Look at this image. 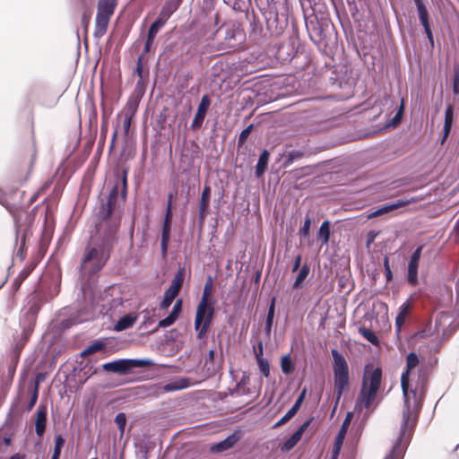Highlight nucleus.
<instances>
[{"instance_id":"nucleus-23","label":"nucleus","mask_w":459,"mask_h":459,"mask_svg":"<svg viewBox=\"0 0 459 459\" xmlns=\"http://www.w3.org/2000/svg\"><path fill=\"white\" fill-rule=\"evenodd\" d=\"M269 157H270V152L266 149H264L259 155L257 163L255 168V178H259L264 174V172L268 167Z\"/></svg>"},{"instance_id":"nucleus-59","label":"nucleus","mask_w":459,"mask_h":459,"mask_svg":"<svg viewBox=\"0 0 459 459\" xmlns=\"http://www.w3.org/2000/svg\"><path fill=\"white\" fill-rule=\"evenodd\" d=\"M135 74L140 78L143 79V63H142V56L138 57L136 67L134 70Z\"/></svg>"},{"instance_id":"nucleus-56","label":"nucleus","mask_w":459,"mask_h":459,"mask_svg":"<svg viewBox=\"0 0 459 459\" xmlns=\"http://www.w3.org/2000/svg\"><path fill=\"white\" fill-rule=\"evenodd\" d=\"M65 444V438L63 437L62 434H57L55 436L54 449L62 451Z\"/></svg>"},{"instance_id":"nucleus-46","label":"nucleus","mask_w":459,"mask_h":459,"mask_svg":"<svg viewBox=\"0 0 459 459\" xmlns=\"http://www.w3.org/2000/svg\"><path fill=\"white\" fill-rule=\"evenodd\" d=\"M182 3L183 0H165L162 7L174 13L178 10Z\"/></svg>"},{"instance_id":"nucleus-45","label":"nucleus","mask_w":459,"mask_h":459,"mask_svg":"<svg viewBox=\"0 0 459 459\" xmlns=\"http://www.w3.org/2000/svg\"><path fill=\"white\" fill-rule=\"evenodd\" d=\"M403 114H404V102H403V100H402L401 105L398 108L395 115L392 118L390 125L393 126L399 125L403 120Z\"/></svg>"},{"instance_id":"nucleus-55","label":"nucleus","mask_w":459,"mask_h":459,"mask_svg":"<svg viewBox=\"0 0 459 459\" xmlns=\"http://www.w3.org/2000/svg\"><path fill=\"white\" fill-rule=\"evenodd\" d=\"M177 320L172 316L168 315L165 318L160 319L158 324V328H166L172 325Z\"/></svg>"},{"instance_id":"nucleus-24","label":"nucleus","mask_w":459,"mask_h":459,"mask_svg":"<svg viewBox=\"0 0 459 459\" xmlns=\"http://www.w3.org/2000/svg\"><path fill=\"white\" fill-rule=\"evenodd\" d=\"M137 316L133 314H126L121 316L114 325V330L117 332H121L126 330L134 325L136 322Z\"/></svg>"},{"instance_id":"nucleus-49","label":"nucleus","mask_w":459,"mask_h":459,"mask_svg":"<svg viewBox=\"0 0 459 459\" xmlns=\"http://www.w3.org/2000/svg\"><path fill=\"white\" fill-rule=\"evenodd\" d=\"M453 93L455 95H459V65L454 66V75H453Z\"/></svg>"},{"instance_id":"nucleus-36","label":"nucleus","mask_w":459,"mask_h":459,"mask_svg":"<svg viewBox=\"0 0 459 459\" xmlns=\"http://www.w3.org/2000/svg\"><path fill=\"white\" fill-rule=\"evenodd\" d=\"M359 332L371 344H379V339L377 335L371 329L361 326L359 328Z\"/></svg>"},{"instance_id":"nucleus-50","label":"nucleus","mask_w":459,"mask_h":459,"mask_svg":"<svg viewBox=\"0 0 459 459\" xmlns=\"http://www.w3.org/2000/svg\"><path fill=\"white\" fill-rule=\"evenodd\" d=\"M297 413L292 411L290 409L273 426V429H277L288 421H290Z\"/></svg>"},{"instance_id":"nucleus-16","label":"nucleus","mask_w":459,"mask_h":459,"mask_svg":"<svg viewBox=\"0 0 459 459\" xmlns=\"http://www.w3.org/2000/svg\"><path fill=\"white\" fill-rule=\"evenodd\" d=\"M313 418L307 420L281 446L282 452H289L299 443L304 432L307 429Z\"/></svg>"},{"instance_id":"nucleus-18","label":"nucleus","mask_w":459,"mask_h":459,"mask_svg":"<svg viewBox=\"0 0 459 459\" xmlns=\"http://www.w3.org/2000/svg\"><path fill=\"white\" fill-rule=\"evenodd\" d=\"M172 14H173L172 13H170L164 7H161L157 19L149 27V30L147 32V35H149V38L155 39L158 32L165 25V23L172 16Z\"/></svg>"},{"instance_id":"nucleus-43","label":"nucleus","mask_w":459,"mask_h":459,"mask_svg":"<svg viewBox=\"0 0 459 459\" xmlns=\"http://www.w3.org/2000/svg\"><path fill=\"white\" fill-rule=\"evenodd\" d=\"M253 128L254 125L250 124L240 132L238 139V147H242L247 143Z\"/></svg>"},{"instance_id":"nucleus-35","label":"nucleus","mask_w":459,"mask_h":459,"mask_svg":"<svg viewBox=\"0 0 459 459\" xmlns=\"http://www.w3.org/2000/svg\"><path fill=\"white\" fill-rule=\"evenodd\" d=\"M305 155V152L301 150H292L289 152L286 155V158L283 161V167L288 168L290 166L294 161L300 160Z\"/></svg>"},{"instance_id":"nucleus-17","label":"nucleus","mask_w":459,"mask_h":459,"mask_svg":"<svg viewBox=\"0 0 459 459\" xmlns=\"http://www.w3.org/2000/svg\"><path fill=\"white\" fill-rule=\"evenodd\" d=\"M242 437L241 430H235L223 440L212 446L211 450L215 453L224 452L232 448Z\"/></svg>"},{"instance_id":"nucleus-63","label":"nucleus","mask_w":459,"mask_h":459,"mask_svg":"<svg viewBox=\"0 0 459 459\" xmlns=\"http://www.w3.org/2000/svg\"><path fill=\"white\" fill-rule=\"evenodd\" d=\"M209 212V207L208 206H203L199 205V212H198V219L200 222L202 223L205 218V216Z\"/></svg>"},{"instance_id":"nucleus-3","label":"nucleus","mask_w":459,"mask_h":459,"mask_svg":"<svg viewBox=\"0 0 459 459\" xmlns=\"http://www.w3.org/2000/svg\"><path fill=\"white\" fill-rule=\"evenodd\" d=\"M272 36H280L289 24V5L287 0H255Z\"/></svg>"},{"instance_id":"nucleus-12","label":"nucleus","mask_w":459,"mask_h":459,"mask_svg":"<svg viewBox=\"0 0 459 459\" xmlns=\"http://www.w3.org/2000/svg\"><path fill=\"white\" fill-rule=\"evenodd\" d=\"M455 317L453 315L446 311L438 312L435 316L434 331L437 335L442 333L443 336H448L454 330L451 326L454 324Z\"/></svg>"},{"instance_id":"nucleus-62","label":"nucleus","mask_w":459,"mask_h":459,"mask_svg":"<svg viewBox=\"0 0 459 459\" xmlns=\"http://www.w3.org/2000/svg\"><path fill=\"white\" fill-rule=\"evenodd\" d=\"M342 444L343 443H338L337 441L334 440V446H333V451H332L331 459H337L338 458Z\"/></svg>"},{"instance_id":"nucleus-47","label":"nucleus","mask_w":459,"mask_h":459,"mask_svg":"<svg viewBox=\"0 0 459 459\" xmlns=\"http://www.w3.org/2000/svg\"><path fill=\"white\" fill-rule=\"evenodd\" d=\"M139 105V100L134 98H130L126 103V112L125 114H132V117H134L137 111Z\"/></svg>"},{"instance_id":"nucleus-40","label":"nucleus","mask_w":459,"mask_h":459,"mask_svg":"<svg viewBox=\"0 0 459 459\" xmlns=\"http://www.w3.org/2000/svg\"><path fill=\"white\" fill-rule=\"evenodd\" d=\"M419 21H420V23L421 24V26L423 27L424 32L429 39V42L431 48H434V36H433V32L431 30L429 18V19H421Z\"/></svg>"},{"instance_id":"nucleus-6","label":"nucleus","mask_w":459,"mask_h":459,"mask_svg":"<svg viewBox=\"0 0 459 459\" xmlns=\"http://www.w3.org/2000/svg\"><path fill=\"white\" fill-rule=\"evenodd\" d=\"M210 38L216 40L219 50L230 52L237 49L243 41L242 31L233 23H224Z\"/></svg>"},{"instance_id":"nucleus-34","label":"nucleus","mask_w":459,"mask_h":459,"mask_svg":"<svg viewBox=\"0 0 459 459\" xmlns=\"http://www.w3.org/2000/svg\"><path fill=\"white\" fill-rule=\"evenodd\" d=\"M281 368L285 375L291 374L295 369V364L290 358V354H285L281 358Z\"/></svg>"},{"instance_id":"nucleus-1","label":"nucleus","mask_w":459,"mask_h":459,"mask_svg":"<svg viewBox=\"0 0 459 459\" xmlns=\"http://www.w3.org/2000/svg\"><path fill=\"white\" fill-rule=\"evenodd\" d=\"M127 173H117V180L105 197H100L95 208L94 223L95 236L93 246L85 247L80 264V276L90 281L98 273L110 258V255L117 243V232L122 220V208L119 200L124 204L127 196Z\"/></svg>"},{"instance_id":"nucleus-27","label":"nucleus","mask_w":459,"mask_h":459,"mask_svg":"<svg viewBox=\"0 0 459 459\" xmlns=\"http://www.w3.org/2000/svg\"><path fill=\"white\" fill-rule=\"evenodd\" d=\"M331 236V222L325 220L322 222L317 231V238L321 240L322 245H327Z\"/></svg>"},{"instance_id":"nucleus-10","label":"nucleus","mask_w":459,"mask_h":459,"mask_svg":"<svg viewBox=\"0 0 459 459\" xmlns=\"http://www.w3.org/2000/svg\"><path fill=\"white\" fill-rule=\"evenodd\" d=\"M172 199L173 195L170 193L168 195V202L166 205L165 215L162 222L161 239H160V251L162 255H167L168 245L170 239L171 222H172Z\"/></svg>"},{"instance_id":"nucleus-13","label":"nucleus","mask_w":459,"mask_h":459,"mask_svg":"<svg viewBox=\"0 0 459 459\" xmlns=\"http://www.w3.org/2000/svg\"><path fill=\"white\" fill-rule=\"evenodd\" d=\"M416 200L414 198L409 199V200H395L388 203H385L382 205L378 206L374 212H370L368 215V219H373L386 213H389L396 209H399L401 207H403L407 204H410Z\"/></svg>"},{"instance_id":"nucleus-44","label":"nucleus","mask_w":459,"mask_h":459,"mask_svg":"<svg viewBox=\"0 0 459 459\" xmlns=\"http://www.w3.org/2000/svg\"><path fill=\"white\" fill-rule=\"evenodd\" d=\"M211 194H212V189H211L210 186L205 185L204 186L202 194H201V198H200V201H199V205L208 206L209 207L210 199H211Z\"/></svg>"},{"instance_id":"nucleus-32","label":"nucleus","mask_w":459,"mask_h":459,"mask_svg":"<svg viewBox=\"0 0 459 459\" xmlns=\"http://www.w3.org/2000/svg\"><path fill=\"white\" fill-rule=\"evenodd\" d=\"M178 295V292H176L172 289L168 288L165 290L163 299L161 300V302L160 304V310L168 309Z\"/></svg>"},{"instance_id":"nucleus-33","label":"nucleus","mask_w":459,"mask_h":459,"mask_svg":"<svg viewBox=\"0 0 459 459\" xmlns=\"http://www.w3.org/2000/svg\"><path fill=\"white\" fill-rule=\"evenodd\" d=\"M106 344L100 340H95L90 345H88L82 352V356L91 355L98 351L105 350Z\"/></svg>"},{"instance_id":"nucleus-39","label":"nucleus","mask_w":459,"mask_h":459,"mask_svg":"<svg viewBox=\"0 0 459 459\" xmlns=\"http://www.w3.org/2000/svg\"><path fill=\"white\" fill-rule=\"evenodd\" d=\"M212 286H213V279L211 275H209L204 283L203 295L201 298V306H203V303H204V301H209V297L211 295Z\"/></svg>"},{"instance_id":"nucleus-60","label":"nucleus","mask_w":459,"mask_h":459,"mask_svg":"<svg viewBox=\"0 0 459 459\" xmlns=\"http://www.w3.org/2000/svg\"><path fill=\"white\" fill-rule=\"evenodd\" d=\"M254 353H255V359H257V358H264L263 357V354H264V345H263V342L262 341H259L257 342V347H254Z\"/></svg>"},{"instance_id":"nucleus-41","label":"nucleus","mask_w":459,"mask_h":459,"mask_svg":"<svg viewBox=\"0 0 459 459\" xmlns=\"http://www.w3.org/2000/svg\"><path fill=\"white\" fill-rule=\"evenodd\" d=\"M310 228H311V219L309 216H306L303 225L300 227V229L299 230V235L300 237L301 242L303 241L304 238L309 237Z\"/></svg>"},{"instance_id":"nucleus-20","label":"nucleus","mask_w":459,"mask_h":459,"mask_svg":"<svg viewBox=\"0 0 459 459\" xmlns=\"http://www.w3.org/2000/svg\"><path fill=\"white\" fill-rule=\"evenodd\" d=\"M110 17L111 16L109 15L97 13L95 19V28L93 32L94 38L100 39L105 35L108 30Z\"/></svg>"},{"instance_id":"nucleus-37","label":"nucleus","mask_w":459,"mask_h":459,"mask_svg":"<svg viewBox=\"0 0 459 459\" xmlns=\"http://www.w3.org/2000/svg\"><path fill=\"white\" fill-rule=\"evenodd\" d=\"M34 267V264L29 265L19 273V275L14 279L13 282V286L15 290H18L20 288L22 281L30 274Z\"/></svg>"},{"instance_id":"nucleus-29","label":"nucleus","mask_w":459,"mask_h":459,"mask_svg":"<svg viewBox=\"0 0 459 459\" xmlns=\"http://www.w3.org/2000/svg\"><path fill=\"white\" fill-rule=\"evenodd\" d=\"M185 274H186L185 267H180L178 270V272L176 273V274L171 281V284L169 288L172 289L176 292L179 293V291L182 288L184 280H185Z\"/></svg>"},{"instance_id":"nucleus-58","label":"nucleus","mask_w":459,"mask_h":459,"mask_svg":"<svg viewBox=\"0 0 459 459\" xmlns=\"http://www.w3.org/2000/svg\"><path fill=\"white\" fill-rule=\"evenodd\" d=\"M25 255V234L22 235L21 239V245L16 252V256L20 257L21 260L24 258Z\"/></svg>"},{"instance_id":"nucleus-8","label":"nucleus","mask_w":459,"mask_h":459,"mask_svg":"<svg viewBox=\"0 0 459 459\" xmlns=\"http://www.w3.org/2000/svg\"><path fill=\"white\" fill-rule=\"evenodd\" d=\"M306 28L310 39L319 48H325L328 45V36L333 30L329 22H319L317 17L315 16L306 20Z\"/></svg>"},{"instance_id":"nucleus-64","label":"nucleus","mask_w":459,"mask_h":459,"mask_svg":"<svg viewBox=\"0 0 459 459\" xmlns=\"http://www.w3.org/2000/svg\"><path fill=\"white\" fill-rule=\"evenodd\" d=\"M154 38H149V35H147L144 47H143V52L148 53L151 50L152 45L154 41Z\"/></svg>"},{"instance_id":"nucleus-14","label":"nucleus","mask_w":459,"mask_h":459,"mask_svg":"<svg viewBox=\"0 0 459 459\" xmlns=\"http://www.w3.org/2000/svg\"><path fill=\"white\" fill-rule=\"evenodd\" d=\"M211 105V99L207 94L202 96L201 100L198 104L196 113L191 123V128L193 130H198L202 127L207 111Z\"/></svg>"},{"instance_id":"nucleus-30","label":"nucleus","mask_w":459,"mask_h":459,"mask_svg":"<svg viewBox=\"0 0 459 459\" xmlns=\"http://www.w3.org/2000/svg\"><path fill=\"white\" fill-rule=\"evenodd\" d=\"M309 273L310 266L307 264H304L298 273L295 281L292 284V288L295 290L300 289L302 287L303 281L308 276Z\"/></svg>"},{"instance_id":"nucleus-52","label":"nucleus","mask_w":459,"mask_h":459,"mask_svg":"<svg viewBox=\"0 0 459 459\" xmlns=\"http://www.w3.org/2000/svg\"><path fill=\"white\" fill-rule=\"evenodd\" d=\"M306 389H304L297 397L294 404L291 406L290 410L297 413L299 410L300 409V406L302 403L304 402L305 396H306Z\"/></svg>"},{"instance_id":"nucleus-61","label":"nucleus","mask_w":459,"mask_h":459,"mask_svg":"<svg viewBox=\"0 0 459 459\" xmlns=\"http://www.w3.org/2000/svg\"><path fill=\"white\" fill-rule=\"evenodd\" d=\"M46 378V374L45 373H42V372H39L36 374L35 377H34V383H33V388H38L39 389V385L41 382H43Z\"/></svg>"},{"instance_id":"nucleus-9","label":"nucleus","mask_w":459,"mask_h":459,"mask_svg":"<svg viewBox=\"0 0 459 459\" xmlns=\"http://www.w3.org/2000/svg\"><path fill=\"white\" fill-rule=\"evenodd\" d=\"M214 316V307L210 301H204L201 306V301L198 303L196 307V313L195 317V330L197 333V339H203L212 323Z\"/></svg>"},{"instance_id":"nucleus-5","label":"nucleus","mask_w":459,"mask_h":459,"mask_svg":"<svg viewBox=\"0 0 459 459\" xmlns=\"http://www.w3.org/2000/svg\"><path fill=\"white\" fill-rule=\"evenodd\" d=\"M333 383H334V407L332 414L334 413L340 399L350 384L349 366L345 357L339 352L336 349H333Z\"/></svg>"},{"instance_id":"nucleus-15","label":"nucleus","mask_w":459,"mask_h":459,"mask_svg":"<svg viewBox=\"0 0 459 459\" xmlns=\"http://www.w3.org/2000/svg\"><path fill=\"white\" fill-rule=\"evenodd\" d=\"M298 54V48L294 40L285 41L280 44L276 57L282 63L290 62Z\"/></svg>"},{"instance_id":"nucleus-42","label":"nucleus","mask_w":459,"mask_h":459,"mask_svg":"<svg viewBox=\"0 0 459 459\" xmlns=\"http://www.w3.org/2000/svg\"><path fill=\"white\" fill-rule=\"evenodd\" d=\"M256 363L260 373L266 378L270 377V363L264 358H257Z\"/></svg>"},{"instance_id":"nucleus-38","label":"nucleus","mask_w":459,"mask_h":459,"mask_svg":"<svg viewBox=\"0 0 459 459\" xmlns=\"http://www.w3.org/2000/svg\"><path fill=\"white\" fill-rule=\"evenodd\" d=\"M413 2L416 6L419 20L429 19V13L427 9L425 1L424 0H413Z\"/></svg>"},{"instance_id":"nucleus-48","label":"nucleus","mask_w":459,"mask_h":459,"mask_svg":"<svg viewBox=\"0 0 459 459\" xmlns=\"http://www.w3.org/2000/svg\"><path fill=\"white\" fill-rule=\"evenodd\" d=\"M114 421L117 425L121 434H123L126 425V415L124 412H119L116 415Z\"/></svg>"},{"instance_id":"nucleus-4","label":"nucleus","mask_w":459,"mask_h":459,"mask_svg":"<svg viewBox=\"0 0 459 459\" xmlns=\"http://www.w3.org/2000/svg\"><path fill=\"white\" fill-rule=\"evenodd\" d=\"M382 368H374L371 364H367L364 368L361 388L355 403V410L361 411L362 408L368 409L381 386Z\"/></svg>"},{"instance_id":"nucleus-28","label":"nucleus","mask_w":459,"mask_h":459,"mask_svg":"<svg viewBox=\"0 0 459 459\" xmlns=\"http://www.w3.org/2000/svg\"><path fill=\"white\" fill-rule=\"evenodd\" d=\"M409 301L404 302L399 307V313L395 318V328L397 332H400L405 323V319L409 314Z\"/></svg>"},{"instance_id":"nucleus-53","label":"nucleus","mask_w":459,"mask_h":459,"mask_svg":"<svg viewBox=\"0 0 459 459\" xmlns=\"http://www.w3.org/2000/svg\"><path fill=\"white\" fill-rule=\"evenodd\" d=\"M454 122V107L451 104H448L445 110V124L453 125Z\"/></svg>"},{"instance_id":"nucleus-57","label":"nucleus","mask_w":459,"mask_h":459,"mask_svg":"<svg viewBox=\"0 0 459 459\" xmlns=\"http://www.w3.org/2000/svg\"><path fill=\"white\" fill-rule=\"evenodd\" d=\"M132 119H133L132 114H125L124 121H123V129H124L125 134H127L129 133Z\"/></svg>"},{"instance_id":"nucleus-26","label":"nucleus","mask_w":459,"mask_h":459,"mask_svg":"<svg viewBox=\"0 0 459 459\" xmlns=\"http://www.w3.org/2000/svg\"><path fill=\"white\" fill-rule=\"evenodd\" d=\"M353 419V412L348 411L345 415V418L342 423V426L340 428V430L335 437V441L338 443H343L345 436L347 434L348 429L350 427V424Z\"/></svg>"},{"instance_id":"nucleus-19","label":"nucleus","mask_w":459,"mask_h":459,"mask_svg":"<svg viewBox=\"0 0 459 459\" xmlns=\"http://www.w3.org/2000/svg\"><path fill=\"white\" fill-rule=\"evenodd\" d=\"M35 432L38 437H42L47 426L48 409L46 404L40 403L36 411Z\"/></svg>"},{"instance_id":"nucleus-21","label":"nucleus","mask_w":459,"mask_h":459,"mask_svg":"<svg viewBox=\"0 0 459 459\" xmlns=\"http://www.w3.org/2000/svg\"><path fill=\"white\" fill-rule=\"evenodd\" d=\"M250 382V375L248 372L244 371L242 377L240 380L237 383L236 386L233 389L229 390V394L231 396H238V395H247L250 394V390L247 386V385Z\"/></svg>"},{"instance_id":"nucleus-7","label":"nucleus","mask_w":459,"mask_h":459,"mask_svg":"<svg viewBox=\"0 0 459 459\" xmlns=\"http://www.w3.org/2000/svg\"><path fill=\"white\" fill-rule=\"evenodd\" d=\"M152 365H154V362L150 359H119L102 364L101 368L107 373L126 375L134 368H146Z\"/></svg>"},{"instance_id":"nucleus-51","label":"nucleus","mask_w":459,"mask_h":459,"mask_svg":"<svg viewBox=\"0 0 459 459\" xmlns=\"http://www.w3.org/2000/svg\"><path fill=\"white\" fill-rule=\"evenodd\" d=\"M383 265H384L386 281L390 282L391 281H393L394 275H393V272H392L390 264H389V258L387 256L384 257Z\"/></svg>"},{"instance_id":"nucleus-25","label":"nucleus","mask_w":459,"mask_h":459,"mask_svg":"<svg viewBox=\"0 0 459 459\" xmlns=\"http://www.w3.org/2000/svg\"><path fill=\"white\" fill-rule=\"evenodd\" d=\"M117 4V0H99L97 13L112 16Z\"/></svg>"},{"instance_id":"nucleus-54","label":"nucleus","mask_w":459,"mask_h":459,"mask_svg":"<svg viewBox=\"0 0 459 459\" xmlns=\"http://www.w3.org/2000/svg\"><path fill=\"white\" fill-rule=\"evenodd\" d=\"M38 397H39V391H38V388L36 387V388L32 389L30 399L28 403V406H27V411H30L32 410V408L37 403Z\"/></svg>"},{"instance_id":"nucleus-2","label":"nucleus","mask_w":459,"mask_h":459,"mask_svg":"<svg viewBox=\"0 0 459 459\" xmlns=\"http://www.w3.org/2000/svg\"><path fill=\"white\" fill-rule=\"evenodd\" d=\"M418 364V355L415 352H410L406 357V368L401 376L403 408L400 432L392 449L385 455V459H403L418 423L428 382L425 373L419 375L415 384L411 382V371L416 368Z\"/></svg>"},{"instance_id":"nucleus-31","label":"nucleus","mask_w":459,"mask_h":459,"mask_svg":"<svg viewBox=\"0 0 459 459\" xmlns=\"http://www.w3.org/2000/svg\"><path fill=\"white\" fill-rule=\"evenodd\" d=\"M215 349L212 348L209 351L205 361H204V367H206L207 373L210 377L213 376L216 372V367H215Z\"/></svg>"},{"instance_id":"nucleus-22","label":"nucleus","mask_w":459,"mask_h":459,"mask_svg":"<svg viewBox=\"0 0 459 459\" xmlns=\"http://www.w3.org/2000/svg\"><path fill=\"white\" fill-rule=\"evenodd\" d=\"M275 304H276V297H273L270 300V304L267 310V315L265 318V325H264V334L270 338L272 333V327L273 325V320L275 316Z\"/></svg>"},{"instance_id":"nucleus-11","label":"nucleus","mask_w":459,"mask_h":459,"mask_svg":"<svg viewBox=\"0 0 459 459\" xmlns=\"http://www.w3.org/2000/svg\"><path fill=\"white\" fill-rule=\"evenodd\" d=\"M422 249V246L416 247L411 255L407 264L406 281L411 286L413 287L419 284L418 273Z\"/></svg>"}]
</instances>
